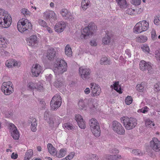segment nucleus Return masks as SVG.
<instances>
[{
    "label": "nucleus",
    "instance_id": "obj_1",
    "mask_svg": "<svg viewBox=\"0 0 160 160\" xmlns=\"http://www.w3.org/2000/svg\"><path fill=\"white\" fill-rule=\"evenodd\" d=\"M67 69V63L64 60L57 58L53 64V71L56 75L62 74Z\"/></svg>",
    "mask_w": 160,
    "mask_h": 160
},
{
    "label": "nucleus",
    "instance_id": "obj_2",
    "mask_svg": "<svg viewBox=\"0 0 160 160\" xmlns=\"http://www.w3.org/2000/svg\"><path fill=\"white\" fill-rule=\"evenodd\" d=\"M121 122L127 130H131L134 128L137 124V119L134 118L123 117L120 118Z\"/></svg>",
    "mask_w": 160,
    "mask_h": 160
},
{
    "label": "nucleus",
    "instance_id": "obj_3",
    "mask_svg": "<svg viewBox=\"0 0 160 160\" xmlns=\"http://www.w3.org/2000/svg\"><path fill=\"white\" fill-rule=\"evenodd\" d=\"M89 124L91 130L94 136L96 137H99L101 134V130L98 121L95 118H92L89 120Z\"/></svg>",
    "mask_w": 160,
    "mask_h": 160
},
{
    "label": "nucleus",
    "instance_id": "obj_4",
    "mask_svg": "<svg viewBox=\"0 0 160 160\" xmlns=\"http://www.w3.org/2000/svg\"><path fill=\"white\" fill-rule=\"evenodd\" d=\"M32 25L28 20L25 18H22L18 23L17 28L21 32H23L28 29H32Z\"/></svg>",
    "mask_w": 160,
    "mask_h": 160
},
{
    "label": "nucleus",
    "instance_id": "obj_5",
    "mask_svg": "<svg viewBox=\"0 0 160 160\" xmlns=\"http://www.w3.org/2000/svg\"><path fill=\"white\" fill-rule=\"evenodd\" d=\"M149 23L146 20H143L137 23L135 26L133 31L136 33H140L148 30Z\"/></svg>",
    "mask_w": 160,
    "mask_h": 160
},
{
    "label": "nucleus",
    "instance_id": "obj_6",
    "mask_svg": "<svg viewBox=\"0 0 160 160\" xmlns=\"http://www.w3.org/2000/svg\"><path fill=\"white\" fill-rule=\"evenodd\" d=\"M97 29V27L94 24H89L88 27L84 28L82 32L81 38L86 39L87 37L92 35Z\"/></svg>",
    "mask_w": 160,
    "mask_h": 160
},
{
    "label": "nucleus",
    "instance_id": "obj_7",
    "mask_svg": "<svg viewBox=\"0 0 160 160\" xmlns=\"http://www.w3.org/2000/svg\"><path fill=\"white\" fill-rule=\"evenodd\" d=\"M62 98L59 94L55 95L52 98L50 102L51 108L55 110L59 108L61 104Z\"/></svg>",
    "mask_w": 160,
    "mask_h": 160
},
{
    "label": "nucleus",
    "instance_id": "obj_8",
    "mask_svg": "<svg viewBox=\"0 0 160 160\" xmlns=\"http://www.w3.org/2000/svg\"><path fill=\"white\" fill-rule=\"evenodd\" d=\"M112 130L116 133L122 135L125 133V130L120 123L116 120L113 121L112 124Z\"/></svg>",
    "mask_w": 160,
    "mask_h": 160
},
{
    "label": "nucleus",
    "instance_id": "obj_9",
    "mask_svg": "<svg viewBox=\"0 0 160 160\" xmlns=\"http://www.w3.org/2000/svg\"><path fill=\"white\" fill-rule=\"evenodd\" d=\"M12 86V84L11 82H4L2 84L1 89L5 95H9L12 93L14 91Z\"/></svg>",
    "mask_w": 160,
    "mask_h": 160
},
{
    "label": "nucleus",
    "instance_id": "obj_10",
    "mask_svg": "<svg viewBox=\"0 0 160 160\" xmlns=\"http://www.w3.org/2000/svg\"><path fill=\"white\" fill-rule=\"evenodd\" d=\"M79 71L81 77L83 80H88L90 78L91 72L89 68L81 67L79 68Z\"/></svg>",
    "mask_w": 160,
    "mask_h": 160
},
{
    "label": "nucleus",
    "instance_id": "obj_11",
    "mask_svg": "<svg viewBox=\"0 0 160 160\" xmlns=\"http://www.w3.org/2000/svg\"><path fill=\"white\" fill-rule=\"evenodd\" d=\"M90 86L91 96L95 97L98 96L101 92L99 86L96 84L95 83H92L90 84Z\"/></svg>",
    "mask_w": 160,
    "mask_h": 160
},
{
    "label": "nucleus",
    "instance_id": "obj_12",
    "mask_svg": "<svg viewBox=\"0 0 160 160\" xmlns=\"http://www.w3.org/2000/svg\"><path fill=\"white\" fill-rule=\"evenodd\" d=\"M27 86L28 89L31 90L36 89L41 91L43 89L42 84L41 82L38 81H35V82H30L28 84Z\"/></svg>",
    "mask_w": 160,
    "mask_h": 160
},
{
    "label": "nucleus",
    "instance_id": "obj_13",
    "mask_svg": "<svg viewBox=\"0 0 160 160\" xmlns=\"http://www.w3.org/2000/svg\"><path fill=\"white\" fill-rule=\"evenodd\" d=\"M12 22V18L9 14L8 12L5 14L4 16L3 17L2 23L1 22L0 24L3 25L4 28H8L11 24Z\"/></svg>",
    "mask_w": 160,
    "mask_h": 160
},
{
    "label": "nucleus",
    "instance_id": "obj_14",
    "mask_svg": "<svg viewBox=\"0 0 160 160\" xmlns=\"http://www.w3.org/2000/svg\"><path fill=\"white\" fill-rule=\"evenodd\" d=\"M150 147L156 152L160 151V141L156 138H153L150 142Z\"/></svg>",
    "mask_w": 160,
    "mask_h": 160
},
{
    "label": "nucleus",
    "instance_id": "obj_15",
    "mask_svg": "<svg viewBox=\"0 0 160 160\" xmlns=\"http://www.w3.org/2000/svg\"><path fill=\"white\" fill-rule=\"evenodd\" d=\"M139 68L140 70L142 71L147 70L148 73H151L152 72V68L151 65L144 61L142 60L140 62Z\"/></svg>",
    "mask_w": 160,
    "mask_h": 160
},
{
    "label": "nucleus",
    "instance_id": "obj_16",
    "mask_svg": "<svg viewBox=\"0 0 160 160\" xmlns=\"http://www.w3.org/2000/svg\"><path fill=\"white\" fill-rule=\"evenodd\" d=\"M9 128L11 130V135L13 138L15 140L18 139L19 134L16 127L12 123L9 124Z\"/></svg>",
    "mask_w": 160,
    "mask_h": 160
},
{
    "label": "nucleus",
    "instance_id": "obj_17",
    "mask_svg": "<svg viewBox=\"0 0 160 160\" xmlns=\"http://www.w3.org/2000/svg\"><path fill=\"white\" fill-rule=\"evenodd\" d=\"M42 71V67L38 64H36L32 67V75L34 77L38 76Z\"/></svg>",
    "mask_w": 160,
    "mask_h": 160
},
{
    "label": "nucleus",
    "instance_id": "obj_18",
    "mask_svg": "<svg viewBox=\"0 0 160 160\" xmlns=\"http://www.w3.org/2000/svg\"><path fill=\"white\" fill-rule=\"evenodd\" d=\"M43 17L46 19H51L56 20L57 17L55 13L52 11L47 10L43 13Z\"/></svg>",
    "mask_w": 160,
    "mask_h": 160
},
{
    "label": "nucleus",
    "instance_id": "obj_19",
    "mask_svg": "<svg viewBox=\"0 0 160 160\" xmlns=\"http://www.w3.org/2000/svg\"><path fill=\"white\" fill-rule=\"evenodd\" d=\"M27 42L29 46H36L38 42L37 36L35 35H32L27 39Z\"/></svg>",
    "mask_w": 160,
    "mask_h": 160
},
{
    "label": "nucleus",
    "instance_id": "obj_20",
    "mask_svg": "<svg viewBox=\"0 0 160 160\" xmlns=\"http://www.w3.org/2000/svg\"><path fill=\"white\" fill-rule=\"evenodd\" d=\"M75 119L77 121L79 127L81 129H84L86 125L81 115L79 114L75 116Z\"/></svg>",
    "mask_w": 160,
    "mask_h": 160
},
{
    "label": "nucleus",
    "instance_id": "obj_21",
    "mask_svg": "<svg viewBox=\"0 0 160 160\" xmlns=\"http://www.w3.org/2000/svg\"><path fill=\"white\" fill-rule=\"evenodd\" d=\"M66 27L65 23L61 22L57 23L55 26V31L58 32L63 31Z\"/></svg>",
    "mask_w": 160,
    "mask_h": 160
},
{
    "label": "nucleus",
    "instance_id": "obj_22",
    "mask_svg": "<svg viewBox=\"0 0 160 160\" xmlns=\"http://www.w3.org/2000/svg\"><path fill=\"white\" fill-rule=\"evenodd\" d=\"M5 65L8 68H11L12 66L19 67L20 66L19 63L17 61L13 59L7 60L6 62Z\"/></svg>",
    "mask_w": 160,
    "mask_h": 160
},
{
    "label": "nucleus",
    "instance_id": "obj_23",
    "mask_svg": "<svg viewBox=\"0 0 160 160\" xmlns=\"http://www.w3.org/2000/svg\"><path fill=\"white\" fill-rule=\"evenodd\" d=\"M56 56V51L55 50L51 48L49 49L48 51L47 58L50 60H53Z\"/></svg>",
    "mask_w": 160,
    "mask_h": 160
},
{
    "label": "nucleus",
    "instance_id": "obj_24",
    "mask_svg": "<svg viewBox=\"0 0 160 160\" xmlns=\"http://www.w3.org/2000/svg\"><path fill=\"white\" fill-rule=\"evenodd\" d=\"M53 118H52L50 121H49V124L50 125H52L55 124L56 125H59L61 122V119L58 116H54L52 115Z\"/></svg>",
    "mask_w": 160,
    "mask_h": 160
},
{
    "label": "nucleus",
    "instance_id": "obj_25",
    "mask_svg": "<svg viewBox=\"0 0 160 160\" xmlns=\"http://www.w3.org/2000/svg\"><path fill=\"white\" fill-rule=\"evenodd\" d=\"M29 121L31 122V130L33 132H35L37 130L36 128L37 126L36 119L32 117L30 118Z\"/></svg>",
    "mask_w": 160,
    "mask_h": 160
},
{
    "label": "nucleus",
    "instance_id": "obj_26",
    "mask_svg": "<svg viewBox=\"0 0 160 160\" xmlns=\"http://www.w3.org/2000/svg\"><path fill=\"white\" fill-rule=\"evenodd\" d=\"M47 148L49 153L52 155H55L56 153V149L51 143H48Z\"/></svg>",
    "mask_w": 160,
    "mask_h": 160
},
{
    "label": "nucleus",
    "instance_id": "obj_27",
    "mask_svg": "<svg viewBox=\"0 0 160 160\" xmlns=\"http://www.w3.org/2000/svg\"><path fill=\"white\" fill-rule=\"evenodd\" d=\"M67 152V149L65 148H62L59 151L56 152L55 155L56 157L61 158L64 157Z\"/></svg>",
    "mask_w": 160,
    "mask_h": 160
},
{
    "label": "nucleus",
    "instance_id": "obj_28",
    "mask_svg": "<svg viewBox=\"0 0 160 160\" xmlns=\"http://www.w3.org/2000/svg\"><path fill=\"white\" fill-rule=\"evenodd\" d=\"M111 40V36L109 34L107 33L102 39V43L104 44H108L109 43Z\"/></svg>",
    "mask_w": 160,
    "mask_h": 160
},
{
    "label": "nucleus",
    "instance_id": "obj_29",
    "mask_svg": "<svg viewBox=\"0 0 160 160\" xmlns=\"http://www.w3.org/2000/svg\"><path fill=\"white\" fill-rule=\"evenodd\" d=\"M90 3L88 0H82L81 3V7L83 10H86Z\"/></svg>",
    "mask_w": 160,
    "mask_h": 160
},
{
    "label": "nucleus",
    "instance_id": "obj_30",
    "mask_svg": "<svg viewBox=\"0 0 160 160\" xmlns=\"http://www.w3.org/2000/svg\"><path fill=\"white\" fill-rule=\"evenodd\" d=\"M118 5L121 8H125L127 7V3L126 0H116Z\"/></svg>",
    "mask_w": 160,
    "mask_h": 160
},
{
    "label": "nucleus",
    "instance_id": "obj_31",
    "mask_svg": "<svg viewBox=\"0 0 160 160\" xmlns=\"http://www.w3.org/2000/svg\"><path fill=\"white\" fill-rule=\"evenodd\" d=\"M65 52L68 56L70 57L72 56V52L69 45H67L65 47Z\"/></svg>",
    "mask_w": 160,
    "mask_h": 160
},
{
    "label": "nucleus",
    "instance_id": "obj_32",
    "mask_svg": "<svg viewBox=\"0 0 160 160\" xmlns=\"http://www.w3.org/2000/svg\"><path fill=\"white\" fill-rule=\"evenodd\" d=\"M85 158L88 160H98V156L96 154H87L85 156Z\"/></svg>",
    "mask_w": 160,
    "mask_h": 160
},
{
    "label": "nucleus",
    "instance_id": "obj_33",
    "mask_svg": "<svg viewBox=\"0 0 160 160\" xmlns=\"http://www.w3.org/2000/svg\"><path fill=\"white\" fill-rule=\"evenodd\" d=\"M49 111H47L45 112L44 113V118L49 123V121H50L52 118H53L52 115H50L49 114Z\"/></svg>",
    "mask_w": 160,
    "mask_h": 160
},
{
    "label": "nucleus",
    "instance_id": "obj_34",
    "mask_svg": "<svg viewBox=\"0 0 160 160\" xmlns=\"http://www.w3.org/2000/svg\"><path fill=\"white\" fill-rule=\"evenodd\" d=\"M33 152L32 151L31 149H29L27 151L26 153L25 157V160H29L32 156Z\"/></svg>",
    "mask_w": 160,
    "mask_h": 160
},
{
    "label": "nucleus",
    "instance_id": "obj_35",
    "mask_svg": "<svg viewBox=\"0 0 160 160\" xmlns=\"http://www.w3.org/2000/svg\"><path fill=\"white\" fill-rule=\"evenodd\" d=\"M94 101V99L92 98H90L88 100V105L90 108L93 109L94 108L96 109L97 108V105L95 106L93 104Z\"/></svg>",
    "mask_w": 160,
    "mask_h": 160
},
{
    "label": "nucleus",
    "instance_id": "obj_36",
    "mask_svg": "<svg viewBox=\"0 0 160 160\" xmlns=\"http://www.w3.org/2000/svg\"><path fill=\"white\" fill-rule=\"evenodd\" d=\"M7 39L3 37H2L0 35V47H5L7 44Z\"/></svg>",
    "mask_w": 160,
    "mask_h": 160
},
{
    "label": "nucleus",
    "instance_id": "obj_37",
    "mask_svg": "<svg viewBox=\"0 0 160 160\" xmlns=\"http://www.w3.org/2000/svg\"><path fill=\"white\" fill-rule=\"evenodd\" d=\"M147 40V37L145 36H141L136 38V40L140 43H143L146 41Z\"/></svg>",
    "mask_w": 160,
    "mask_h": 160
},
{
    "label": "nucleus",
    "instance_id": "obj_38",
    "mask_svg": "<svg viewBox=\"0 0 160 160\" xmlns=\"http://www.w3.org/2000/svg\"><path fill=\"white\" fill-rule=\"evenodd\" d=\"M114 86V89L117 92H119L120 93H122V92L121 91V88L120 86L119 85V82H115L113 84Z\"/></svg>",
    "mask_w": 160,
    "mask_h": 160
},
{
    "label": "nucleus",
    "instance_id": "obj_39",
    "mask_svg": "<svg viewBox=\"0 0 160 160\" xmlns=\"http://www.w3.org/2000/svg\"><path fill=\"white\" fill-rule=\"evenodd\" d=\"M70 13V12H69L66 9H62L61 11V14L63 17H64L65 19L67 17Z\"/></svg>",
    "mask_w": 160,
    "mask_h": 160
},
{
    "label": "nucleus",
    "instance_id": "obj_40",
    "mask_svg": "<svg viewBox=\"0 0 160 160\" xmlns=\"http://www.w3.org/2000/svg\"><path fill=\"white\" fill-rule=\"evenodd\" d=\"M63 127L65 129L68 130L74 129L75 127L72 125L68 123H65L63 125Z\"/></svg>",
    "mask_w": 160,
    "mask_h": 160
},
{
    "label": "nucleus",
    "instance_id": "obj_41",
    "mask_svg": "<svg viewBox=\"0 0 160 160\" xmlns=\"http://www.w3.org/2000/svg\"><path fill=\"white\" fill-rule=\"evenodd\" d=\"M62 83L60 79H58L54 82L53 85L56 88H58L62 86Z\"/></svg>",
    "mask_w": 160,
    "mask_h": 160
},
{
    "label": "nucleus",
    "instance_id": "obj_42",
    "mask_svg": "<svg viewBox=\"0 0 160 160\" xmlns=\"http://www.w3.org/2000/svg\"><path fill=\"white\" fill-rule=\"evenodd\" d=\"M7 11H5L4 10L0 9V23H2V19L3 17L4 16Z\"/></svg>",
    "mask_w": 160,
    "mask_h": 160
},
{
    "label": "nucleus",
    "instance_id": "obj_43",
    "mask_svg": "<svg viewBox=\"0 0 160 160\" xmlns=\"http://www.w3.org/2000/svg\"><path fill=\"white\" fill-rule=\"evenodd\" d=\"M100 63L101 64L107 65L108 64H110L107 58L106 57L102 58L100 62Z\"/></svg>",
    "mask_w": 160,
    "mask_h": 160
},
{
    "label": "nucleus",
    "instance_id": "obj_44",
    "mask_svg": "<svg viewBox=\"0 0 160 160\" xmlns=\"http://www.w3.org/2000/svg\"><path fill=\"white\" fill-rule=\"evenodd\" d=\"M22 13L25 16H30V12L27 9L25 8H22L21 10Z\"/></svg>",
    "mask_w": 160,
    "mask_h": 160
},
{
    "label": "nucleus",
    "instance_id": "obj_45",
    "mask_svg": "<svg viewBox=\"0 0 160 160\" xmlns=\"http://www.w3.org/2000/svg\"><path fill=\"white\" fill-rule=\"evenodd\" d=\"M142 51L145 53H148L150 51V49L147 45H144L141 47Z\"/></svg>",
    "mask_w": 160,
    "mask_h": 160
},
{
    "label": "nucleus",
    "instance_id": "obj_46",
    "mask_svg": "<svg viewBox=\"0 0 160 160\" xmlns=\"http://www.w3.org/2000/svg\"><path fill=\"white\" fill-rule=\"evenodd\" d=\"M145 125L147 127H151L152 126H154L155 124L150 120L147 119L145 122Z\"/></svg>",
    "mask_w": 160,
    "mask_h": 160
},
{
    "label": "nucleus",
    "instance_id": "obj_47",
    "mask_svg": "<svg viewBox=\"0 0 160 160\" xmlns=\"http://www.w3.org/2000/svg\"><path fill=\"white\" fill-rule=\"evenodd\" d=\"M78 105L80 109H83L85 108V105L82 100H80L78 103Z\"/></svg>",
    "mask_w": 160,
    "mask_h": 160
},
{
    "label": "nucleus",
    "instance_id": "obj_48",
    "mask_svg": "<svg viewBox=\"0 0 160 160\" xmlns=\"http://www.w3.org/2000/svg\"><path fill=\"white\" fill-rule=\"evenodd\" d=\"M132 101V99L131 96H128L125 99V102L127 105L131 104Z\"/></svg>",
    "mask_w": 160,
    "mask_h": 160
},
{
    "label": "nucleus",
    "instance_id": "obj_49",
    "mask_svg": "<svg viewBox=\"0 0 160 160\" xmlns=\"http://www.w3.org/2000/svg\"><path fill=\"white\" fill-rule=\"evenodd\" d=\"M126 13L129 15H133L135 13V10L131 8H130L127 9L126 11Z\"/></svg>",
    "mask_w": 160,
    "mask_h": 160
},
{
    "label": "nucleus",
    "instance_id": "obj_50",
    "mask_svg": "<svg viewBox=\"0 0 160 160\" xmlns=\"http://www.w3.org/2000/svg\"><path fill=\"white\" fill-rule=\"evenodd\" d=\"M136 89L139 91L142 92L143 91L144 87L142 85V84H138L136 87Z\"/></svg>",
    "mask_w": 160,
    "mask_h": 160
},
{
    "label": "nucleus",
    "instance_id": "obj_51",
    "mask_svg": "<svg viewBox=\"0 0 160 160\" xmlns=\"http://www.w3.org/2000/svg\"><path fill=\"white\" fill-rule=\"evenodd\" d=\"M38 23L40 25L43 27H45L47 26V24L46 22L42 20H38Z\"/></svg>",
    "mask_w": 160,
    "mask_h": 160
},
{
    "label": "nucleus",
    "instance_id": "obj_52",
    "mask_svg": "<svg viewBox=\"0 0 160 160\" xmlns=\"http://www.w3.org/2000/svg\"><path fill=\"white\" fill-rule=\"evenodd\" d=\"M154 90L158 91L160 90V83L159 82L155 84L154 85Z\"/></svg>",
    "mask_w": 160,
    "mask_h": 160
},
{
    "label": "nucleus",
    "instance_id": "obj_53",
    "mask_svg": "<svg viewBox=\"0 0 160 160\" xmlns=\"http://www.w3.org/2000/svg\"><path fill=\"white\" fill-rule=\"evenodd\" d=\"M75 155V153L74 152H71L66 157L68 160H71L73 158Z\"/></svg>",
    "mask_w": 160,
    "mask_h": 160
},
{
    "label": "nucleus",
    "instance_id": "obj_54",
    "mask_svg": "<svg viewBox=\"0 0 160 160\" xmlns=\"http://www.w3.org/2000/svg\"><path fill=\"white\" fill-rule=\"evenodd\" d=\"M65 19L69 21H72L74 20V18L72 14L70 12Z\"/></svg>",
    "mask_w": 160,
    "mask_h": 160
},
{
    "label": "nucleus",
    "instance_id": "obj_55",
    "mask_svg": "<svg viewBox=\"0 0 160 160\" xmlns=\"http://www.w3.org/2000/svg\"><path fill=\"white\" fill-rule=\"evenodd\" d=\"M154 22V24L157 25L160 24V17H156L155 18Z\"/></svg>",
    "mask_w": 160,
    "mask_h": 160
},
{
    "label": "nucleus",
    "instance_id": "obj_56",
    "mask_svg": "<svg viewBox=\"0 0 160 160\" xmlns=\"http://www.w3.org/2000/svg\"><path fill=\"white\" fill-rule=\"evenodd\" d=\"M141 0H132V3L135 5H138L141 3Z\"/></svg>",
    "mask_w": 160,
    "mask_h": 160
},
{
    "label": "nucleus",
    "instance_id": "obj_57",
    "mask_svg": "<svg viewBox=\"0 0 160 160\" xmlns=\"http://www.w3.org/2000/svg\"><path fill=\"white\" fill-rule=\"evenodd\" d=\"M152 38L153 39H155L157 38V36L155 30L153 29L151 32Z\"/></svg>",
    "mask_w": 160,
    "mask_h": 160
},
{
    "label": "nucleus",
    "instance_id": "obj_58",
    "mask_svg": "<svg viewBox=\"0 0 160 160\" xmlns=\"http://www.w3.org/2000/svg\"><path fill=\"white\" fill-rule=\"evenodd\" d=\"M125 55L126 56V57H127L129 58L131 57V54L130 50L127 49L125 51Z\"/></svg>",
    "mask_w": 160,
    "mask_h": 160
},
{
    "label": "nucleus",
    "instance_id": "obj_59",
    "mask_svg": "<svg viewBox=\"0 0 160 160\" xmlns=\"http://www.w3.org/2000/svg\"><path fill=\"white\" fill-rule=\"evenodd\" d=\"M155 55L156 58L160 60V50H156L155 52Z\"/></svg>",
    "mask_w": 160,
    "mask_h": 160
},
{
    "label": "nucleus",
    "instance_id": "obj_60",
    "mask_svg": "<svg viewBox=\"0 0 160 160\" xmlns=\"http://www.w3.org/2000/svg\"><path fill=\"white\" fill-rule=\"evenodd\" d=\"M132 153L135 155H139L140 154L141 152L139 150L134 149L132 150Z\"/></svg>",
    "mask_w": 160,
    "mask_h": 160
},
{
    "label": "nucleus",
    "instance_id": "obj_61",
    "mask_svg": "<svg viewBox=\"0 0 160 160\" xmlns=\"http://www.w3.org/2000/svg\"><path fill=\"white\" fill-rule=\"evenodd\" d=\"M112 155L109 154H106L104 155L103 158L108 160H111L112 159Z\"/></svg>",
    "mask_w": 160,
    "mask_h": 160
},
{
    "label": "nucleus",
    "instance_id": "obj_62",
    "mask_svg": "<svg viewBox=\"0 0 160 160\" xmlns=\"http://www.w3.org/2000/svg\"><path fill=\"white\" fill-rule=\"evenodd\" d=\"M52 78V75L51 74H50L46 76V80L47 81L49 82H51Z\"/></svg>",
    "mask_w": 160,
    "mask_h": 160
},
{
    "label": "nucleus",
    "instance_id": "obj_63",
    "mask_svg": "<svg viewBox=\"0 0 160 160\" xmlns=\"http://www.w3.org/2000/svg\"><path fill=\"white\" fill-rule=\"evenodd\" d=\"M148 108L147 107L145 106L141 109L142 112L145 113L146 112H147L148 110Z\"/></svg>",
    "mask_w": 160,
    "mask_h": 160
},
{
    "label": "nucleus",
    "instance_id": "obj_64",
    "mask_svg": "<svg viewBox=\"0 0 160 160\" xmlns=\"http://www.w3.org/2000/svg\"><path fill=\"white\" fill-rule=\"evenodd\" d=\"M18 155L17 154L13 152L11 155V158L13 159H16L18 158Z\"/></svg>",
    "mask_w": 160,
    "mask_h": 160
}]
</instances>
